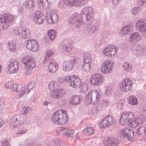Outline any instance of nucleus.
I'll list each match as a JSON object with an SVG mask.
<instances>
[{
  "label": "nucleus",
  "instance_id": "obj_1",
  "mask_svg": "<svg viewBox=\"0 0 146 146\" xmlns=\"http://www.w3.org/2000/svg\"><path fill=\"white\" fill-rule=\"evenodd\" d=\"M94 11L92 7H85L83 9L80 17L76 14H73L70 18V24L79 27L82 24H88L94 19Z\"/></svg>",
  "mask_w": 146,
  "mask_h": 146
},
{
  "label": "nucleus",
  "instance_id": "obj_2",
  "mask_svg": "<svg viewBox=\"0 0 146 146\" xmlns=\"http://www.w3.org/2000/svg\"><path fill=\"white\" fill-rule=\"evenodd\" d=\"M51 119L56 124H65L67 123L68 120L66 111L59 110L56 111L52 115Z\"/></svg>",
  "mask_w": 146,
  "mask_h": 146
},
{
  "label": "nucleus",
  "instance_id": "obj_3",
  "mask_svg": "<svg viewBox=\"0 0 146 146\" xmlns=\"http://www.w3.org/2000/svg\"><path fill=\"white\" fill-rule=\"evenodd\" d=\"M53 56L52 52L50 50H48L46 54V58L44 60V62L45 63L49 60L48 68L49 72L51 73H55L58 68L57 63L54 60L50 59Z\"/></svg>",
  "mask_w": 146,
  "mask_h": 146
},
{
  "label": "nucleus",
  "instance_id": "obj_4",
  "mask_svg": "<svg viewBox=\"0 0 146 146\" xmlns=\"http://www.w3.org/2000/svg\"><path fill=\"white\" fill-rule=\"evenodd\" d=\"M100 94L96 91H91L86 96L84 101L86 105H88L91 103L95 104L100 100Z\"/></svg>",
  "mask_w": 146,
  "mask_h": 146
},
{
  "label": "nucleus",
  "instance_id": "obj_5",
  "mask_svg": "<svg viewBox=\"0 0 146 146\" xmlns=\"http://www.w3.org/2000/svg\"><path fill=\"white\" fill-rule=\"evenodd\" d=\"M14 17L11 14H5L2 15L0 19V21L2 23L3 29H7L13 22Z\"/></svg>",
  "mask_w": 146,
  "mask_h": 146
},
{
  "label": "nucleus",
  "instance_id": "obj_6",
  "mask_svg": "<svg viewBox=\"0 0 146 146\" xmlns=\"http://www.w3.org/2000/svg\"><path fill=\"white\" fill-rule=\"evenodd\" d=\"M25 120L24 117L19 114L13 116L10 120L11 125L15 127H19L20 125L23 124Z\"/></svg>",
  "mask_w": 146,
  "mask_h": 146
},
{
  "label": "nucleus",
  "instance_id": "obj_7",
  "mask_svg": "<svg viewBox=\"0 0 146 146\" xmlns=\"http://www.w3.org/2000/svg\"><path fill=\"white\" fill-rule=\"evenodd\" d=\"M134 113L132 112H124L120 117L119 122L121 125L130 121L134 117Z\"/></svg>",
  "mask_w": 146,
  "mask_h": 146
},
{
  "label": "nucleus",
  "instance_id": "obj_8",
  "mask_svg": "<svg viewBox=\"0 0 146 146\" xmlns=\"http://www.w3.org/2000/svg\"><path fill=\"white\" fill-rule=\"evenodd\" d=\"M78 59L77 58H73L69 61L64 62L63 64V69L64 71L68 72L73 68L74 66L79 63Z\"/></svg>",
  "mask_w": 146,
  "mask_h": 146
},
{
  "label": "nucleus",
  "instance_id": "obj_9",
  "mask_svg": "<svg viewBox=\"0 0 146 146\" xmlns=\"http://www.w3.org/2000/svg\"><path fill=\"white\" fill-rule=\"evenodd\" d=\"M137 29L141 33L142 37H146V21L143 19L137 21L135 24Z\"/></svg>",
  "mask_w": 146,
  "mask_h": 146
},
{
  "label": "nucleus",
  "instance_id": "obj_10",
  "mask_svg": "<svg viewBox=\"0 0 146 146\" xmlns=\"http://www.w3.org/2000/svg\"><path fill=\"white\" fill-rule=\"evenodd\" d=\"M25 46L29 50H31L32 51L36 52L38 50L39 46L37 42L33 40H26L25 42Z\"/></svg>",
  "mask_w": 146,
  "mask_h": 146
},
{
  "label": "nucleus",
  "instance_id": "obj_11",
  "mask_svg": "<svg viewBox=\"0 0 146 146\" xmlns=\"http://www.w3.org/2000/svg\"><path fill=\"white\" fill-rule=\"evenodd\" d=\"M116 47L112 44L107 46L103 50L104 54L106 56H115L117 54Z\"/></svg>",
  "mask_w": 146,
  "mask_h": 146
},
{
  "label": "nucleus",
  "instance_id": "obj_12",
  "mask_svg": "<svg viewBox=\"0 0 146 146\" xmlns=\"http://www.w3.org/2000/svg\"><path fill=\"white\" fill-rule=\"evenodd\" d=\"M19 63L18 59H15L11 60L8 68V73L12 74L16 73L18 69Z\"/></svg>",
  "mask_w": 146,
  "mask_h": 146
},
{
  "label": "nucleus",
  "instance_id": "obj_13",
  "mask_svg": "<svg viewBox=\"0 0 146 146\" xmlns=\"http://www.w3.org/2000/svg\"><path fill=\"white\" fill-rule=\"evenodd\" d=\"M114 63L110 60H107L103 63L101 67V70L104 74L111 72L112 70L111 67L114 66Z\"/></svg>",
  "mask_w": 146,
  "mask_h": 146
},
{
  "label": "nucleus",
  "instance_id": "obj_14",
  "mask_svg": "<svg viewBox=\"0 0 146 146\" xmlns=\"http://www.w3.org/2000/svg\"><path fill=\"white\" fill-rule=\"evenodd\" d=\"M86 0H64V2L70 7L82 6L86 3Z\"/></svg>",
  "mask_w": 146,
  "mask_h": 146
},
{
  "label": "nucleus",
  "instance_id": "obj_15",
  "mask_svg": "<svg viewBox=\"0 0 146 146\" xmlns=\"http://www.w3.org/2000/svg\"><path fill=\"white\" fill-rule=\"evenodd\" d=\"M132 81L129 79L126 78L123 80L121 83V88L125 92H128L132 89Z\"/></svg>",
  "mask_w": 146,
  "mask_h": 146
},
{
  "label": "nucleus",
  "instance_id": "obj_16",
  "mask_svg": "<svg viewBox=\"0 0 146 146\" xmlns=\"http://www.w3.org/2000/svg\"><path fill=\"white\" fill-rule=\"evenodd\" d=\"M103 80V77L100 74H93L90 80L91 84L94 86L102 84Z\"/></svg>",
  "mask_w": 146,
  "mask_h": 146
},
{
  "label": "nucleus",
  "instance_id": "obj_17",
  "mask_svg": "<svg viewBox=\"0 0 146 146\" xmlns=\"http://www.w3.org/2000/svg\"><path fill=\"white\" fill-rule=\"evenodd\" d=\"M119 141L112 136L105 137L103 140L104 145L107 146H115L119 144Z\"/></svg>",
  "mask_w": 146,
  "mask_h": 146
},
{
  "label": "nucleus",
  "instance_id": "obj_18",
  "mask_svg": "<svg viewBox=\"0 0 146 146\" xmlns=\"http://www.w3.org/2000/svg\"><path fill=\"white\" fill-rule=\"evenodd\" d=\"M22 62L26 65L27 68L29 67L34 68L35 66V63L33 58L30 56L23 57L22 58Z\"/></svg>",
  "mask_w": 146,
  "mask_h": 146
},
{
  "label": "nucleus",
  "instance_id": "obj_19",
  "mask_svg": "<svg viewBox=\"0 0 146 146\" xmlns=\"http://www.w3.org/2000/svg\"><path fill=\"white\" fill-rule=\"evenodd\" d=\"M114 122V119L112 116L109 115L104 118L102 120L100 124L102 127H109L112 125Z\"/></svg>",
  "mask_w": 146,
  "mask_h": 146
},
{
  "label": "nucleus",
  "instance_id": "obj_20",
  "mask_svg": "<svg viewBox=\"0 0 146 146\" xmlns=\"http://www.w3.org/2000/svg\"><path fill=\"white\" fill-rule=\"evenodd\" d=\"M33 19L36 23L40 24L44 23L45 17L42 12L37 11L33 15Z\"/></svg>",
  "mask_w": 146,
  "mask_h": 146
},
{
  "label": "nucleus",
  "instance_id": "obj_21",
  "mask_svg": "<svg viewBox=\"0 0 146 146\" xmlns=\"http://www.w3.org/2000/svg\"><path fill=\"white\" fill-rule=\"evenodd\" d=\"M122 135L129 141H131L134 138V132L131 129L125 128L122 130Z\"/></svg>",
  "mask_w": 146,
  "mask_h": 146
},
{
  "label": "nucleus",
  "instance_id": "obj_22",
  "mask_svg": "<svg viewBox=\"0 0 146 146\" xmlns=\"http://www.w3.org/2000/svg\"><path fill=\"white\" fill-rule=\"evenodd\" d=\"M144 121V119L141 117L136 116L129 123V126L132 128H135L139 124H142Z\"/></svg>",
  "mask_w": 146,
  "mask_h": 146
},
{
  "label": "nucleus",
  "instance_id": "obj_23",
  "mask_svg": "<svg viewBox=\"0 0 146 146\" xmlns=\"http://www.w3.org/2000/svg\"><path fill=\"white\" fill-rule=\"evenodd\" d=\"M35 5V2L33 0H26L24 6L27 11H31L34 9Z\"/></svg>",
  "mask_w": 146,
  "mask_h": 146
},
{
  "label": "nucleus",
  "instance_id": "obj_24",
  "mask_svg": "<svg viewBox=\"0 0 146 146\" xmlns=\"http://www.w3.org/2000/svg\"><path fill=\"white\" fill-rule=\"evenodd\" d=\"M81 84V80L79 77L76 76L74 79L72 78L70 81V85L74 88H78L80 86Z\"/></svg>",
  "mask_w": 146,
  "mask_h": 146
},
{
  "label": "nucleus",
  "instance_id": "obj_25",
  "mask_svg": "<svg viewBox=\"0 0 146 146\" xmlns=\"http://www.w3.org/2000/svg\"><path fill=\"white\" fill-rule=\"evenodd\" d=\"M59 130L61 132L64 131V132L62 133V134L69 137H72L74 134V130L66 127H62L60 128Z\"/></svg>",
  "mask_w": 146,
  "mask_h": 146
},
{
  "label": "nucleus",
  "instance_id": "obj_26",
  "mask_svg": "<svg viewBox=\"0 0 146 146\" xmlns=\"http://www.w3.org/2000/svg\"><path fill=\"white\" fill-rule=\"evenodd\" d=\"M68 42V41L66 40L62 41L61 42L59 48L61 50H63L65 52L70 51L71 50V46Z\"/></svg>",
  "mask_w": 146,
  "mask_h": 146
},
{
  "label": "nucleus",
  "instance_id": "obj_27",
  "mask_svg": "<svg viewBox=\"0 0 146 146\" xmlns=\"http://www.w3.org/2000/svg\"><path fill=\"white\" fill-rule=\"evenodd\" d=\"M133 26L132 25L128 24L121 29V33L123 35L126 34L129 35L133 32Z\"/></svg>",
  "mask_w": 146,
  "mask_h": 146
},
{
  "label": "nucleus",
  "instance_id": "obj_28",
  "mask_svg": "<svg viewBox=\"0 0 146 146\" xmlns=\"http://www.w3.org/2000/svg\"><path fill=\"white\" fill-rule=\"evenodd\" d=\"M141 39V35L138 32H134L131 34L130 37V41H133L135 42L139 41Z\"/></svg>",
  "mask_w": 146,
  "mask_h": 146
},
{
  "label": "nucleus",
  "instance_id": "obj_29",
  "mask_svg": "<svg viewBox=\"0 0 146 146\" xmlns=\"http://www.w3.org/2000/svg\"><path fill=\"white\" fill-rule=\"evenodd\" d=\"M21 36L24 39H28L30 38L31 36V33L29 29L27 28H23Z\"/></svg>",
  "mask_w": 146,
  "mask_h": 146
},
{
  "label": "nucleus",
  "instance_id": "obj_30",
  "mask_svg": "<svg viewBox=\"0 0 146 146\" xmlns=\"http://www.w3.org/2000/svg\"><path fill=\"white\" fill-rule=\"evenodd\" d=\"M87 30L90 34H92L96 32L97 30L96 25L89 23L87 24Z\"/></svg>",
  "mask_w": 146,
  "mask_h": 146
},
{
  "label": "nucleus",
  "instance_id": "obj_31",
  "mask_svg": "<svg viewBox=\"0 0 146 146\" xmlns=\"http://www.w3.org/2000/svg\"><path fill=\"white\" fill-rule=\"evenodd\" d=\"M80 100L78 96H73L70 99V103L73 105L78 104L80 102Z\"/></svg>",
  "mask_w": 146,
  "mask_h": 146
},
{
  "label": "nucleus",
  "instance_id": "obj_32",
  "mask_svg": "<svg viewBox=\"0 0 146 146\" xmlns=\"http://www.w3.org/2000/svg\"><path fill=\"white\" fill-rule=\"evenodd\" d=\"M23 28L19 27H17L14 28L12 32L13 34L18 36H20L21 32H22Z\"/></svg>",
  "mask_w": 146,
  "mask_h": 146
},
{
  "label": "nucleus",
  "instance_id": "obj_33",
  "mask_svg": "<svg viewBox=\"0 0 146 146\" xmlns=\"http://www.w3.org/2000/svg\"><path fill=\"white\" fill-rule=\"evenodd\" d=\"M84 63L82 66V69L85 71H89L91 68V62H84Z\"/></svg>",
  "mask_w": 146,
  "mask_h": 146
},
{
  "label": "nucleus",
  "instance_id": "obj_34",
  "mask_svg": "<svg viewBox=\"0 0 146 146\" xmlns=\"http://www.w3.org/2000/svg\"><path fill=\"white\" fill-rule=\"evenodd\" d=\"M83 59L84 62H92L91 56L90 54L88 52L84 54Z\"/></svg>",
  "mask_w": 146,
  "mask_h": 146
},
{
  "label": "nucleus",
  "instance_id": "obj_35",
  "mask_svg": "<svg viewBox=\"0 0 146 146\" xmlns=\"http://www.w3.org/2000/svg\"><path fill=\"white\" fill-rule=\"evenodd\" d=\"M51 96L53 98L56 99H59L61 96V93L60 91H53L51 94Z\"/></svg>",
  "mask_w": 146,
  "mask_h": 146
},
{
  "label": "nucleus",
  "instance_id": "obj_36",
  "mask_svg": "<svg viewBox=\"0 0 146 146\" xmlns=\"http://www.w3.org/2000/svg\"><path fill=\"white\" fill-rule=\"evenodd\" d=\"M9 49L12 52H13L16 49V46L14 40L10 41L8 42Z\"/></svg>",
  "mask_w": 146,
  "mask_h": 146
},
{
  "label": "nucleus",
  "instance_id": "obj_37",
  "mask_svg": "<svg viewBox=\"0 0 146 146\" xmlns=\"http://www.w3.org/2000/svg\"><path fill=\"white\" fill-rule=\"evenodd\" d=\"M109 104V101L107 99L103 100L100 102L98 106L100 107V108L105 107L108 106Z\"/></svg>",
  "mask_w": 146,
  "mask_h": 146
},
{
  "label": "nucleus",
  "instance_id": "obj_38",
  "mask_svg": "<svg viewBox=\"0 0 146 146\" xmlns=\"http://www.w3.org/2000/svg\"><path fill=\"white\" fill-rule=\"evenodd\" d=\"M49 15H50V17L52 18L54 24L56 23L58 19V17L57 15L54 12L51 11L49 12Z\"/></svg>",
  "mask_w": 146,
  "mask_h": 146
},
{
  "label": "nucleus",
  "instance_id": "obj_39",
  "mask_svg": "<svg viewBox=\"0 0 146 146\" xmlns=\"http://www.w3.org/2000/svg\"><path fill=\"white\" fill-rule=\"evenodd\" d=\"M128 102L129 104L133 105L136 104L138 102L137 98L133 96L129 97Z\"/></svg>",
  "mask_w": 146,
  "mask_h": 146
},
{
  "label": "nucleus",
  "instance_id": "obj_40",
  "mask_svg": "<svg viewBox=\"0 0 146 146\" xmlns=\"http://www.w3.org/2000/svg\"><path fill=\"white\" fill-rule=\"evenodd\" d=\"M48 37L50 40H53L56 35V33L55 30L53 29L50 30L48 32Z\"/></svg>",
  "mask_w": 146,
  "mask_h": 146
},
{
  "label": "nucleus",
  "instance_id": "obj_41",
  "mask_svg": "<svg viewBox=\"0 0 146 146\" xmlns=\"http://www.w3.org/2000/svg\"><path fill=\"white\" fill-rule=\"evenodd\" d=\"M123 67V69L127 72H129L132 70L131 65L128 62H124Z\"/></svg>",
  "mask_w": 146,
  "mask_h": 146
},
{
  "label": "nucleus",
  "instance_id": "obj_42",
  "mask_svg": "<svg viewBox=\"0 0 146 146\" xmlns=\"http://www.w3.org/2000/svg\"><path fill=\"white\" fill-rule=\"evenodd\" d=\"M94 131V129L92 127H90L86 128L83 130L84 134L86 135L93 133Z\"/></svg>",
  "mask_w": 146,
  "mask_h": 146
},
{
  "label": "nucleus",
  "instance_id": "obj_43",
  "mask_svg": "<svg viewBox=\"0 0 146 146\" xmlns=\"http://www.w3.org/2000/svg\"><path fill=\"white\" fill-rule=\"evenodd\" d=\"M26 86H24L21 88L20 90V93L18 95H17L16 98L17 99H19L22 97V96L25 95V92L27 90Z\"/></svg>",
  "mask_w": 146,
  "mask_h": 146
},
{
  "label": "nucleus",
  "instance_id": "obj_44",
  "mask_svg": "<svg viewBox=\"0 0 146 146\" xmlns=\"http://www.w3.org/2000/svg\"><path fill=\"white\" fill-rule=\"evenodd\" d=\"M136 133L138 135H145L146 133V127H141L137 129Z\"/></svg>",
  "mask_w": 146,
  "mask_h": 146
},
{
  "label": "nucleus",
  "instance_id": "obj_45",
  "mask_svg": "<svg viewBox=\"0 0 146 146\" xmlns=\"http://www.w3.org/2000/svg\"><path fill=\"white\" fill-rule=\"evenodd\" d=\"M38 1H40V3L43 8L47 9L48 7L49 4L48 0H38Z\"/></svg>",
  "mask_w": 146,
  "mask_h": 146
},
{
  "label": "nucleus",
  "instance_id": "obj_46",
  "mask_svg": "<svg viewBox=\"0 0 146 146\" xmlns=\"http://www.w3.org/2000/svg\"><path fill=\"white\" fill-rule=\"evenodd\" d=\"M33 68L29 67L28 68H27V67L25 66V74L26 75H29L31 74L33 72Z\"/></svg>",
  "mask_w": 146,
  "mask_h": 146
},
{
  "label": "nucleus",
  "instance_id": "obj_47",
  "mask_svg": "<svg viewBox=\"0 0 146 146\" xmlns=\"http://www.w3.org/2000/svg\"><path fill=\"white\" fill-rule=\"evenodd\" d=\"M46 19L47 21V23L49 24H53L54 23L53 22L52 18L50 17V15H49V11H46Z\"/></svg>",
  "mask_w": 146,
  "mask_h": 146
},
{
  "label": "nucleus",
  "instance_id": "obj_48",
  "mask_svg": "<svg viewBox=\"0 0 146 146\" xmlns=\"http://www.w3.org/2000/svg\"><path fill=\"white\" fill-rule=\"evenodd\" d=\"M141 8L139 7H134L131 10V13L135 15H137L140 11Z\"/></svg>",
  "mask_w": 146,
  "mask_h": 146
},
{
  "label": "nucleus",
  "instance_id": "obj_49",
  "mask_svg": "<svg viewBox=\"0 0 146 146\" xmlns=\"http://www.w3.org/2000/svg\"><path fill=\"white\" fill-rule=\"evenodd\" d=\"M56 84L54 82H51L49 84L48 87L51 91H55L56 89V86L55 85Z\"/></svg>",
  "mask_w": 146,
  "mask_h": 146
},
{
  "label": "nucleus",
  "instance_id": "obj_50",
  "mask_svg": "<svg viewBox=\"0 0 146 146\" xmlns=\"http://www.w3.org/2000/svg\"><path fill=\"white\" fill-rule=\"evenodd\" d=\"M29 110V108L27 107H24L22 108L21 110V113H22L26 115L28 112Z\"/></svg>",
  "mask_w": 146,
  "mask_h": 146
},
{
  "label": "nucleus",
  "instance_id": "obj_51",
  "mask_svg": "<svg viewBox=\"0 0 146 146\" xmlns=\"http://www.w3.org/2000/svg\"><path fill=\"white\" fill-rule=\"evenodd\" d=\"M35 144V142L31 141L29 143L28 141H24L23 146H32Z\"/></svg>",
  "mask_w": 146,
  "mask_h": 146
},
{
  "label": "nucleus",
  "instance_id": "obj_52",
  "mask_svg": "<svg viewBox=\"0 0 146 146\" xmlns=\"http://www.w3.org/2000/svg\"><path fill=\"white\" fill-rule=\"evenodd\" d=\"M111 88L110 87H108L106 89V91L105 92L106 95H107V96L110 97L111 96Z\"/></svg>",
  "mask_w": 146,
  "mask_h": 146
},
{
  "label": "nucleus",
  "instance_id": "obj_53",
  "mask_svg": "<svg viewBox=\"0 0 146 146\" xmlns=\"http://www.w3.org/2000/svg\"><path fill=\"white\" fill-rule=\"evenodd\" d=\"M54 146H62V141L59 140V139H56L54 141Z\"/></svg>",
  "mask_w": 146,
  "mask_h": 146
},
{
  "label": "nucleus",
  "instance_id": "obj_54",
  "mask_svg": "<svg viewBox=\"0 0 146 146\" xmlns=\"http://www.w3.org/2000/svg\"><path fill=\"white\" fill-rule=\"evenodd\" d=\"M88 85L86 84H84L83 85L82 89L84 92H86L88 90Z\"/></svg>",
  "mask_w": 146,
  "mask_h": 146
},
{
  "label": "nucleus",
  "instance_id": "obj_55",
  "mask_svg": "<svg viewBox=\"0 0 146 146\" xmlns=\"http://www.w3.org/2000/svg\"><path fill=\"white\" fill-rule=\"evenodd\" d=\"M11 89L14 92L17 91L18 89V85L17 84H13L11 86Z\"/></svg>",
  "mask_w": 146,
  "mask_h": 146
},
{
  "label": "nucleus",
  "instance_id": "obj_56",
  "mask_svg": "<svg viewBox=\"0 0 146 146\" xmlns=\"http://www.w3.org/2000/svg\"><path fill=\"white\" fill-rule=\"evenodd\" d=\"M2 146H11L7 140H4L2 142Z\"/></svg>",
  "mask_w": 146,
  "mask_h": 146
},
{
  "label": "nucleus",
  "instance_id": "obj_57",
  "mask_svg": "<svg viewBox=\"0 0 146 146\" xmlns=\"http://www.w3.org/2000/svg\"><path fill=\"white\" fill-rule=\"evenodd\" d=\"M27 129L25 128L23 129L17 131V133L19 134H22L25 133L27 131Z\"/></svg>",
  "mask_w": 146,
  "mask_h": 146
},
{
  "label": "nucleus",
  "instance_id": "obj_58",
  "mask_svg": "<svg viewBox=\"0 0 146 146\" xmlns=\"http://www.w3.org/2000/svg\"><path fill=\"white\" fill-rule=\"evenodd\" d=\"M100 107H94L92 110V113H96L98 111L100 110Z\"/></svg>",
  "mask_w": 146,
  "mask_h": 146
},
{
  "label": "nucleus",
  "instance_id": "obj_59",
  "mask_svg": "<svg viewBox=\"0 0 146 146\" xmlns=\"http://www.w3.org/2000/svg\"><path fill=\"white\" fill-rule=\"evenodd\" d=\"M11 83L12 82H7L5 84V87L11 89Z\"/></svg>",
  "mask_w": 146,
  "mask_h": 146
},
{
  "label": "nucleus",
  "instance_id": "obj_60",
  "mask_svg": "<svg viewBox=\"0 0 146 146\" xmlns=\"http://www.w3.org/2000/svg\"><path fill=\"white\" fill-rule=\"evenodd\" d=\"M146 1V0H138L137 3L141 6L143 5Z\"/></svg>",
  "mask_w": 146,
  "mask_h": 146
},
{
  "label": "nucleus",
  "instance_id": "obj_61",
  "mask_svg": "<svg viewBox=\"0 0 146 146\" xmlns=\"http://www.w3.org/2000/svg\"><path fill=\"white\" fill-rule=\"evenodd\" d=\"M57 80L58 82L60 83H62L65 81L64 78L63 77L58 78L57 79Z\"/></svg>",
  "mask_w": 146,
  "mask_h": 146
},
{
  "label": "nucleus",
  "instance_id": "obj_62",
  "mask_svg": "<svg viewBox=\"0 0 146 146\" xmlns=\"http://www.w3.org/2000/svg\"><path fill=\"white\" fill-rule=\"evenodd\" d=\"M133 48L132 49V50L133 51L135 54H140V53L138 50L137 49V47H135L133 48Z\"/></svg>",
  "mask_w": 146,
  "mask_h": 146
},
{
  "label": "nucleus",
  "instance_id": "obj_63",
  "mask_svg": "<svg viewBox=\"0 0 146 146\" xmlns=\"http://www.w3.org/2000/svg\"><path fill=\"white\" fill-rule=\"evenodd\" d=\"M64 81L66 80L67 81H68L69 80H72V79L71 78V77L70 76H67L65 77V78H64Z\"/></svg>",
  "mask_w": 146,
  "mask_h": 146
},
{
  "label": "nucleus",
  "instance_id": "obj_64",
  "mask_svg": "<svg viewBox=\"0 0 146 146\" xmlns=\"http://www.w3.org/2000/svg\"><path fill=\"white\" fill-rule=\"evenodd\" d=\"M112 3L114 5H117L119 3L120 0H112Z\"/></svg>",
  "mask_w": 146,
  "mask_h": 146
}]
</instances>
